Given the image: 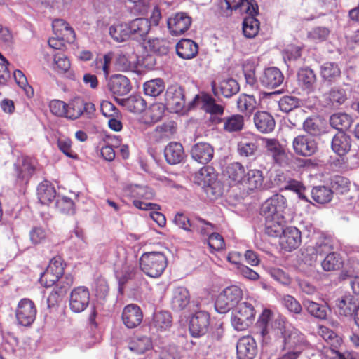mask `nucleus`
Segmentation results:
<instances>
[{
  "mask_svg": "<svg viewBox=\"0 0 359 359\" xmlns=\"http://www.w3.org/2000/svg\"><path fill=\"white\" fill-rule=\"evenodd\" d=\"M67 114L66 118L69 119H76L82 114L83 100L81 98H76L72 100L69 104H67Z\"/></svg>",
  "mask_w": 359,
  "mask_h": 359,
  "instance_id": "nucleus-58",
  "label": "nucleus"
},
{
  "mask_svg": "<svg viewBox=\"0 0 359 359\" xmlns=\"http://www.w3.org/2000/svg\"><path fill=\"white\" fill-rule=\"evenodd\" d=\"M131 38L136 40H145L150 29L151 22L147 18H138L128 23Z\"/></svg>",
  "mask_w": 359,
  "mask_h": 359,
  "instance_id": "nucleus-20",
  "label": "nucleus"
},
{
  "mask_svg": "<svg viewBox=\"0 0 359 359\" xmlns=\"http://www.w3.org/2000/svg\"><path fill=\"white\" fill-rule=\"evenodd\" d=\"M171 325L172 316L170 313L168 311H162L154 313L150 327L152 330L163 332L170 328Z\"/></svg>",
  "mask_w": 359,
  "mask_h": 359,
  "instance_id": "nucleus-35",
  "label": "nucleus"
},
{
  "mask_svg": "<svg viewBox=\"0 0 359 359\" xmlns=\"http://www.w3.org/2000/svg\"><path fill=\"white\" fill-rule=\"evenodd\" d=\"M124 105L131 112L140 113L146 109V102L140 95H131L124 101Z\"/></svg>",
  "mask_w": 359,
  "mask_h": 359,
  "instance_id": "nucleus-53",
  "label": "nucleus"
},
{
  "mask_svg": "<svg viewBox=\"0 0 359 359\" xmlns=\"http://www.w3.org/2000/svg\"><path fill=\"white\" fill-rule=\"evenodd\" d=\"M53 30L55 36L66 37V41L73 42L75 39V33L69 24L62 19H56L52 23Z\"/></svg>",
  "mask_w": 359,
  "mask_h": 359,
  "instance_id": "nucleus-36",
  "label": "nucleus"
},
{
  "mask_svg": "<svg viewBox=\"0 0 359 359\" xmlns=\"http://www.w3.org/2000/svg\"><path fill=\"white\" fill-rule=\"evenodd\" d=\"M167 265L166 257L163 253L159 252L144 253L140 259V269L151 278L161 276Z\"/></svg>",
  "mask_w": 359,
  "mask_h": 359,
  "instance_id": "nucleus-3",
  "label": "nucleus"
},
{
  "mask_svg": "<svg viewBox=\"0 0 359 359\" xmlns=\"http://www.w3.org/2000/svg\"><path fill=\"white\" fill-rule=\"evenodd\" d=\"M242 296L243 292L238 286L227 287L218 295L215 309L219 313H226L238 304Z\"/></svg>",
  "mask_w": 359,
  "mask_h": 359,
  "instance_id": "nucleus-4",
  "label": "nucleus"
},
{
  "mask_svg": "<svg viewBox=\"0 0 359 359\" xmlns=\"http://www.w3.org/2000/svg\"><path fill=\"white\" fill-rule=\"evenodd\" d=\"M165 97L167 105L175 112L182 111L185 107L186 101L184 90L178 84L168 86Z\"/></svg>",
  "mask_w": 359,
  "mask_h": 359,
  "instance_id": "nucleus-10",
  "label": "nucleus"
},
{
  "mask_svg": "<svg viewBox=\"0 0 359 359\" xmlns=\"http://www.w3.org/2000/svg\"><path fill=\"white\" fill-rule=\"evenodd\" d=\"M297 81L300 88L306 93H312L316 88V76L309 68H302L297 73Z\"/></svg>",
  "mask_w": 359,
  "mask_h": 359,
  "instance_id": "nucleus-25",
  "label": "nucleus"
},
{
  "mask_svg": "<svg viewBox=\"0 0 359 359\" xmlns=\"http://www.w3.org/2000/svg\"><path fill=\"white\" fill-rule=\"evenodd\" d=\"M90 303L89 290L84 286L74 288L69 294V306L70 310L76 313L86 310Z\"/></svg>",
  "mask_w": 359,
  "mask_h": 359,
  "instance_id": "nucleus-6",
  "label": "nucleus"
},
{
  "mask_svg": "<svg viewBox=\"0 0 359 359\" xmlns=\"http://www.w3.org/2000/svg\"><path fill=\"white\" fill-rule=\"evenodd\" d=\"M281 302L290 312L298 314L302 311V307L301 304L291 295H283L281 298Z\"/></svg>",
  "mask_w": 359,
  "mask_h": 359,
  "instance_id": "nucleus-64",
  "label": "nucleus"
},
{
  "mask_svg": "<svg viewBox=\"0 0 359 359\" xmlns=\"http://www.w3.org/2000/svg\"><path fill=\"white\" fill-rule=\"evenodd\" d=\"M210 315L204 311H199L192 315L189 320V330L191 337H203L207 333Z\"/></svg>",
  "mask_w": 359,
  "mask_h": 359,
  "instance_id": "nucleus-9",
  "label": "nucleus"
},
{
  "mask_svg": "<svg viewBox=\"0 0 359 359\" xmlns=\"http://www.w3.org/2000/svg\"><path fill=\"white\" fill-rule=\"evenodd\" d=\"M279 237L281 247L289 252L298 248L302 241L301 232L294 226L286 227Z\"/></svg>",
  "mask_w": 359,
  "mask_h": 359,
  "instance_id": "nucleus-14",
  "label": "nucleus"
},
{
  "mask_svg": "<svg viewBox=\"0 0 359 359\" xmlns=\"http://www.w3.org/2000/svg\"><path fill=\"white\" fill-rule=\"evenodd\" d=\"M284 76L281 71L275 67L266 68L259 76V81L265 88H274L283 81Z\"/></svg>",
  "mask_w": 359,
  "mask_h": 359,
  "instance_id": "nucleus-15",
  "label": "nucleus"
},
{
  "mask_svg": "<svg viewBox=\"0 0 359 359\" xmlns=\"http://www.w3.org/2000/svg\"><path fill=\"white\" fill-rule=\"evenodd\" d=\"M15 175L20 184H26L34 171V165L31 158L26 156L18 157L14 163Z\"/></svg>",
  "mask_w": 359,
  "mask_h": 359,
  "instance_id": "nucleus-11",
  "label": "nucleus"
},
{
  "mask_svg": "<svg viewBox=\"0 0 359 359\" xmlns=\"http://www.w3.org/2000/svg\"><path fill=\"white\" fill-rule=\"evenodd\" d=\"M257 146L254 142L242 140L238 144V151L242 156L250 157L255 155Z\"/></svg>",
  "mask_w": 359,
  "mask_h": 359,
  "instance_id": "nucleus-63",
  "label": "nucleus"
},
{
  "mask_svg": "<svg viewBox=\"0 0 359 359\" xmlns=\"http://www.w3.org/2000/svg\"><path fill=\"white\" fill-rule=\"evenodd\" d=\"M196 182L203 187H209L217 180V175L211 167H204L200 169L195 177Z\"/></svg>",
  "mask_w": 359,
  "mask_h": 359,
  "instance_id": "nucleus-42",
  "label": "nucleus"
},
{
  "mask_svg": "<svg viewBox=\"0 0 359 359\" xmlns=\"http://www.w3.org/2000/svg\"><path fill=\"white\" fill-rule=\"evenodd\" d=\"M284 344L285 347L292 350L278 359H297L303 347L306 346L304 342L299 341V338H285Z\"/></svg>",
  "mask_w": 359,
  "mask_h": 359,
  "instance_id": "nucleus-38",
  "label": "nucleus"
},
{
  "mask_svg": "<svg viewBox=\"0 0 359 359\" xmlns=\"http://www.w3.org/2000/svg\"><path fill=\"white\" fill-rule=\"evenodd\" d=\"M349 180L342 176L337 175L330 180V189L337 194H344L349 190Z\"/></svg>",
  "mask_w": 359,
  "mask_h": 359,
  "instance_id": "nucleus-56",
  "label": "nucleus"
},
{
  "mask_svg": "<svg viewBox=\"0 0 359 359\" xmlns=\"http://www.w3.org/2000/svg\"><path fill=\"white\" fill-rule=\"evenodd\" d=\"M259 102L253 95H241L237 100L238 110L247 115H250L258 107Z\"/></svg>",
  "mask_w": 359,
  "mask_h": 359,
  "instance_id": "nucleus-40",
  "label": "nucleus"
},
{
  "mask_svg": "<svg viewBox=\"0 0 359 359\" xmlns=\"http://www.w3.org/2000/svg\"><path fill=\"white\" fill-rule=\"evenodd\" d=\"M233 315L252 321L255 315L254 306L250 302H243L237 305Z\"/></svg>",
  "mask_w": 359,
  "mask_h": 359,
  "instance_id": "nucleus-60",
  "label": "nucleus"
},
{
  "mask_svg": "<svg viewBox=\"0 0 359 359\" xmlns=\"http://www.w3.org/2000/svg\"><path fill=\"white\" fill-rule=\"evenodd\" d=\"M331 148L338 156H345L351 148V137L344 132H338L332 139Z\"/></svg>",
  "mask_w": 359,
  "mask_h": 359,
  "instance_id": "nucleus-21",
  "label": "nucleus"
},
{
  "mask_svg": "<svg viewBox=\"0 0 359 359\" xmlns=\"http://www.w3.org/2000/svg\"><path fill=\"white\" fill-rule=\"evenodd\" d=\"M353 122L351 116L346 113H336L330 116V123L332 127L336 128L339 132L347 130Z\"/></svg>",
  "mask_w": 359,
  "mask_h": 359,
  "instance_id": "nucleus-45",
  "label": "nucleus"
},
{
  "mask_svg": "<svg viewBox=\"0 0 359 359\" xmlns=\"http://www.w3.org/2000/svg\"><path fill=\"white\" fill-rule=\"evenodd\" d=\"M292 147L294 152L302 156H311L314 154L318 149V144L313 136L306 135H299L294 138Z\"/></svg>",
  "mask_w": 359,
  "mask_h": 359,
  "instance_id": "nucleus-7",
  "label": "nucleus"
},
{
  "mask_svg": "<svg viewBox=\"0 0 359 359\" xmlns=\"http://www.w3.org/2000/svg\"><path fill=\"white\" fill-rule=\"evenodd\" d=\"M212 93L215 96L222 95L225 97H230L239 91V85L233 79H226L217 86L215 81L211 82Z\"/></svg>",
  "mask_w": 359,
  "mask_h": 359,
  "instance_id": "nucleus-17",
  "label": "nucleus"
},
{
  "mask_svg": "<svg viewBox=\"0 0 359 359\" xmlns=\"http://www.w3.org/2000/svg\"><path fill=\"white\" fill-rule=\"evenodd\" d=\"M223 129L228 133L241 131L244 126V117L240 114H234L222 118Z\"/></svg>",
  "mask_w": 359,
  "mask_h": 359,
  "instance_id": "nucleus-48",
  "label": "nucleus"
},
{
  "mask_svg": "<svg viewBox=\"0 0 359 359\" xmlns=\"http://www.w3.org/2000/svg\"><path fill=\"white\" fill-rule=\"evenodd\" d=\"M46 269L48 275L50 273L55 274V276H52V278L59 280L64 273V266L62 258L60 257H53L50 261L49 265Z\"/></svg>",
  "mask_w": 359,
  "mask_h": 359,
  "instance_id": "nucleus-59",
  "label": "nucleus"
},
{
  "mask_svg": "<svg viewBox=\"0 0 359 359\" xmlns=\"http://www.w3.org/2000/svg\"><path fill=\"white\" fill-rule=\"evenodd\" d=\"M166 161L170 165L180 163L184 158L185 154L182 145L177 142H170L164 149Z\"/></svg>",
  "mask_w": 359,
  "mask_h": 359,
  "instance_id": "nucleus-31",
  "label": "nucleus"
},
{
  "mask_svg": "<svg viewBox=\"0 0 359 359\" xmlns=\"http://www.w3.org/2000/svg\"><path fill=\"white\" fill-rule=\"evenodd\" d=\"M343 259L341 255L334 252L326 255L321 262L322 268L325 271H332L341 269L343 266Z\"/></svg>",
  "mask_w": 359,
  "mask_h": 359,
  "instance_id": "nucleus-44",
  "label": "nucleus"
},
{
  "mask_svg": "<svg viewBox=\"0 0 359 359\" xmlns=\"http://www.w3.org/2000/svg\"><path fill=\"white\" fill-rule=\"evenodd\" d=\"M108 88L111 93L118 96L126 95L131 90L129 79L121 74L112 76L108 81Z\"/></svg>",
  "mask_w": 359,
  "mask_h": 359,
  "instance_id": "nucleus-19",
  "label": "nucleus"
},
{
  "mask_svg": "<svg viewBox=\"0 0 359 359\" xmlns=\"http://www.w3.org/2000/svg\"><path fill=\"white\" fill-rule=\"evenodd\" d=\"M351 88L348 84H344L343 86L332 88L327 95V104L338 107L343 104L347 100L348 94L351 92Z\"/></svg>",
  "mask_w": 359,
  "mask_h": 359,
  "instance_id": "nucleus-26",
  "label": "nucleus"
},
{
  "mask_svg": "<svg viewBox=\"0 0 359 359\" xmlns=\"http://www.w3.org/2000/svg\"><path fill=\"white\" fill-rule=\"evenodd\" d=\"M287 200L281 194H274L262 205L261 212L264 217L284 216Z\"/></svg>",
  "mask_w": 359,
  "mask_h": 359,
  "instance_id": "nucleus-5",
  "label": "nucleus"
},
{
  "mask_svg": "<svg viewBox=\"0 0 359 359\" xmlns=\"http://www.w3.org/2000/svg\"><path fill=\"white\" fill-rule=\"evenodd\" d=\"M322 78L330 83L335 82L341 76V70L337 64L326 62L320 67Z\"/></svg>",
  "mask_w": 359,
  "mask_h": 359,
  "instance_id": "nucleus-43",
  "label": "nucleus"
},
{
  "mask_svg": "<svg viewBox=\"0 0 359 359\" xmlns=\"http://www.w3.org/2000/svg\"><path fill=\"white\" fill-rule=\"evenodd\" d=\"M15 314L19 324L23 326L30 325L36 316L34 303L29 299H22L18 304Z\"/></svg>",
  "mask_w": 359,
  "mask_h": 359,
  "instance_id": "nucleus-8",
  "label": "nucleus"
},
{
  "mask_svg": "<svg viewBox=\"0 0 359 359\" xmlns=\"http://www.w3.org/2000/svg\"><path fill=\"white\" fill-rule=\"evenodd\" d=\"M191 155L196 161L201 164H206L212 159L214 149L208 143L198 142L192 147Z\"/></svg>",
  "mask_w": 359,
  "mask_h": 359,
  "instance_id": "nucleus-18",
  "label": "nucleus"
},
{
  "mask_svg": "<svg viewBox=\"0 0 359 359\" xmlns=\"http://www.w3.org/2000/svg\"><path fill=\"white\" fill-rule=\"evenodd\" d=\"M334 339H336V343L339 346H340L342 343V338H327L326 340L327 344L331 345L330 351L333 355L332 356V359H356L353 353L348 351L341 353L339 350H338L337 345L332 344V341Z\"/></svg>",
  "mask_w": 359,
  "mask_h": 359,
  "instance_id": "nucleus-57",
  "label": "nucleus"
},
{
  "mask_svg": "<svg viewBox=\"0 0 359 359\" xmlns=\"http://www.w3.org/2000/svg\"><path fill=\"white\" fill-rule=\"evenodd\" d=\"M264 148L269 156H271L277 163H281L285 158V152L276 139L263 138Z\"/></svg>",
  "mask_w": 359,
  "mask_h": 359,
  "instance_id": "nucleus-30",
  "label": "nucleus"
},
{
  "mask_svg": "<svg viewBox=\"0 0 359 359\" xmlns=\"http://www.w3.org/2000/svg\"><path fill=\"white\" fill-rule=\"evenodd\" d=\"M253 120L257 130L262 133H269L274 130L275 120L266 111H257L255 114Z\"/></svg>",
  "mask_w": 359,
  "mask_h": 359,
  "instance_id": "nucleus-27",
  "label": "nucleus"
},
{
  "mask_svg": "<svg viewBox=\"0 0 359 359\" xmlns=\"http://www.w3.org/2000/svg\"><path fill=\"white\" fill-rule=\"evenodd\" d=\"M109 33L113 40L118 43L124 42L131 38L128 23H115L109 27Z\"/></svg>",
  "mask_w": 359,
  "mask_h": 359,
  "instance_id": "nucleus-37",
  "label": "nucleus"
},
{
  "mask_svg": "<svg viewBox=\"0 0 359 359\" xmlns=\"http://www.w3.org/2000/svg\"><path fill=\"white\" fill-rule=\"evenodd\" d=\"M313 199L320 204L330 202L332 198V191L325 186L314 187L311 191Z\"/></svg>",
  "mask_w": 359,
  "mask_h": 359,
  "instance_id": "nucleus-51",
  "label": "nucleus"
},
{
  "mask_svg": "<svg viewBox=\"0 0 359 359\" xmlns=\"http://www.w3.org/2000/svg\"><path fill=\"white\" fill-rule=\"evenodd\" d=\"M300 104V100L292 96H285L278 102L280 109L286 113L299 107Z\"/></svg>",
  "mask_w": 359,
  "mask_h": 359,
  "instance_id": "nucleus-61",
  "label": "nucleus"
},
{
  "mask_svg": "<svg viewBox=\"0 0 359 359\" xmlns=\"http://www.w3.org/2000/svg\"><path fill=\"white\" fill-rule=\"evenodd\" d=\"M258 13L248 14V16L244 18L243 22V32L245 37L254 38L259 32V22L255 18Z\"/></svg>",
  "mask_w": 359,
  "mask_h": 359,
  "instance_id": "nucleus-41",
  "label": "nucleus"
},
{
  "mask_svg": "<svg viewBox=\"0 0 359 359\" xmlns=\"http://www.w3.org/2000/svg\"><path fill=\"white\" fill-rule=\"evenodd\" d=\"M143 319V313L139 306L130 304L126 306L122 312V320L129 329L139 326Z\"/></svg>",
  "mask_w": 359,
  "mask_h": 359,
  "instance_id": "nucleus-13",
  "label": "nucleus"
},
{
  "mask_svg": "<svg viewBox=\"0 0 359 359\" xmlns=\"http://www.w3.org/2000/svg\"><path fill=\"white\" fill-rule=\"evenodd\" d=\"M226 172L228 177L232 181L235 182L236 183L243 184L245 177L246 170L241 163L238 162L230 163L226 167Z\"/></svg>",
  "mask_w": 359,
  "mask_h": 359,
  "instance_id": "nucleus-47",
  "label": "nucleus"
},
{
  "mask_svg": "<svg viewBox=\"0 0 359 359\" xmlns=\"http://www.w3.org/2000/svg\"><path fill=\"white\" fill-rule=\"evenodd\" d=\"M264 182L263 173L257 169H250L245 175L243 184L250 190L260 189Z\"/></svg>",
  "mask_w": 359,
  "mask_h": 359,
  "instance_id": "nucleus-39",
  "label": "nucleus"
},
{
  "mask_svg": "<svg viewBox=\"0 0 359 359\" xmlns=\"http://www.w3.org/2000/svg\"><path fill=\"white\" fill-rule=\"evenodd\" d=\"M272 312L265 309L259 316L254 327V333L262 337L273 335L275 337H296L297 330L285 318L280 317L271 321Z\"/></svg>",
  "mask_w": 359,
  "mask_h": 359,
  "instance_id": "nucleus-1",
  "label": "nucleus"
},
{
  "mask_svg": "<svg viewBox=\"0 0 359 359\" xmlns=\"http://www.w3.org/2000/svg\"><path fill=\"white\" fill-rule=\"evenodd\" d=\"M198 50V45L191 39H182L176 45L177 54L182 59L194 57Z\"/></svg>",
  "mask_w": 359,
  "mask_h": 359,
  "instance_id": "nucleus-33",
  "label": "nucleus"
},
{
  "mask_svg": "<svg viewBox=\"0 0 359 359\" xmlns=\"http://www.w3.org/2000/svg\"><path fill=\"white\" fill-rule=\"evenodd\" d=\"M69 60L64 53H57L54 56L53 69L59 73L67 72L70 68Z\"/></svg>",
  "mask_w": 359,
  "mask_h": 359,
  "instance_id": "nucleus-62",
  "label": "nucleus"
},
{
  "mask_svg": "<svg viewBox=\"0 0 359 359\" xmlns=\"http://www.w3.org/2000/svg\"><path fill=\"white\" fill-rule=\"evenodd\" d=\"M168 27L172 35H180L184 33L191 24V18L183 12L177 13L168 18Z\"/></svg>",
  "mask_w": 359,
  "mask_h": 359,
  "instance_id": "nucleus-12",
  "label": "nucleus"
},
{
  "mask_svg": "<svg viewBox=\"0 0 359 359\" xmlns=\"http://www.w3.org/2000/svg\"><path fill=\"white\" fill-rule=\"evenodd\" d=\"M285 226L284 216L265 217V232L269 236H280L286 228Z\"/></svg>",
  "mask_w": 359,
  "mask_h": 359,
  "instance_id": "nucleus-28",
  "label": "nucleus"
},
{
  "mask_svg": "<svg viewBox=\"0 0 359 359\" xmlns=\"http://www.w3.org/2000/svg\"><path fill=\"white\" fill-rule=\"evenodd\" d=\"M129 194L133 197L138 198H142L146 200H150L154 196L153 190L146 186L140 185H131L128 188Z\"/></svg>",
  "mask_w": 359,
  "mask_h": 359,
  "instance_id": "nucleus-54",
  "label": "nucleus"
},
{
  "mask_svg": "<svg viewBox=\"0 0 359 359\" xmlns=\"http://www.w3.org/2000/svg\"><path fill=\"white\" fill-rule=\"evenodd\" d=\"M189 107H197L203 110L210 115L209 120L214 125L222 123V116L224 115V106L217 104L209 94L203 93L196 95L190 102Z\"/></svg>",
  "mask_w": 359,
  "mask_h": 359,
  "instance_id": "nucleus-2",
  "label": "nucleus"
},
{
  "mask_svg": "<svg viewBox=\"0 0 359 359\" xmlns=\"http://www.w3.org/2000/svg\"><path fill=\"white\" fill-rule=\"evenodd\" d=\"M138 269L135 264L126 262L121 269L116 267L115 274L118 281L120 289L129 280L135 277Z\"/></svg>",
  "mask_w": 359,
  "mask_h": 359,
  "instance_id": "nucleus-34",
  "label": "nucleus"
},
{
  "mask_svg": "<svg viewBox=\"0 0 359 359\" xmlns=\"http://www.w3.org/2000/svg\"><path fill=\"white\" fill-rule=\"evenodd\" d=\"M143 90L146 95L156 97L164 91L165 83L159 78L151 79L144 83Z\"/></svg>",
  "mask_w": 359,
  "mask_h": 359,
  "instance_id": "nucleus-46",
  "label": "nucleus"
},
{
  "mask_svg": "<svg viewBox=\"0 0 359 359\" xmlns=\"http://www.w3.org/2000/svg\"><path fill=\"white\" fill-rule=\"evenodd\" d=\"M37 196L41 204L48 205L56 197V191L53 184L47 180L41 182L37 187Z\"/></svg>",
  "mask_w": 359,
  "mask_h": 359,
  "instance_id": "nucleus-32",
  "label": "nucleus"
},
{
  "mask_svg": "<svg viewBox=\"0 0 359 359\" xmlns=\"http://www.w3.org/2000/svg\"><path fill=\"white\" fill-rule=\"evenodd\" d=\"M55 207L60 212L65 215H74L76 212L74 201L67 196H57Z\"/></svg>",
  "mask_w": 359,
  "mask_h": 359,
  "instance_id": "nucleus-55",
  "label": "nucleus"
},
{
  "mask_svg": "<svg viewBox=\"0 0 359 359\" xmlns=\"http://www.w3.org/2000/svg\"><path fill=\"white\" fill-rule=\"evenodd\" d=\"M236 351L238 359H253L257 351L255 338H239Z\"/></svg>",
  "mask_w": 359,
  "mask_h": 359,
  "instance_id": "nucleus-22",
  "label": "nucleus"
},
{
  "mask_svg": "<svg viewBox=\"0 0 359 359\" xmlns=\"http://www.w3.org/2000/svg\"><path fill=\"white\" fill-rule=\"evenodd\" d=\"M151 347V338H132L128 344L130 350L138 354L144 353Z\"/></svg>",
  "mask_w": 359,
  "mask_h": 359,
  "instance_id": "nucleus-52",
  "label": "nucleus"
},
{
  "mask_svg": "<svg viewBox=\"0 0 359 359\" xmlns=\"http://www.w3.org/2000/svg\"><path fill=\"white\" fill-rule=\"evenodd\" d=\"M227 9L240 14L258 13V5L255 0H224Z\"/></svg>",
  "mask_w": 359,
  "mask_h": 359,
  "instance_id": "nucleus-24",
  "label": "nucleus"
},
{
  "mask_svg": "<svg viewBox=\"0 0 359 359\" xmlns=\"http://www.w3.org/2000/svg\"><path fill=\"white\" fill-rule=\"evenodd\" d=\"M335 306L336 312L342 316H351L359 306L357 299L351 295L338 299Z\"/></svg>",
  "mask_w": 359,
  "mask_h": 359,
  "instance_id": "nucleus-29",
  "label": "nucleus"
},
{
  "mask_svg": "<svg viewBox=\"0 0 359 359\" xmlns=\"http://www.w3.org/2000/svg\"><path fill=\"white\" fill-rule=\"evenodd\" d=\"M191 228L189 231L197 232L203 236H206L212 232L213 225L201 217H195L191 219Z\"/></svg>",
  "mask_w": 359,
  "mask_h": 359,
  "instance_id": "nucleus-49",
  "label": "nucleus"
},
{
  "mask_svg": "<svg viewBox=\"0 0 359 359\" xmlns=\"http://www.w3.org/2000/svg\"><path fill=\"white\" fill-rule=\"evenodd\" d=\"M332 250V240L328 237L320 236L313 245H309L306 248V254L311 256L312 261L316 260L318 255H327Z\"/></svg>",
  "mask_w": 359,
  "mask_h": 359,
  "instance_id": "nucleus-16",
  "label": "nucleus"
},
{
  "mask_svg": "<svg viewBox=\"0 0 359 359\" xmlns=\"http://www.w3.org/2000/svg\"><path fill=\"white\" fill-rule=\"evenodd\" d=\"M303 306L306 311L315 318L325 319L327 314V308L310 299H304Z\"/></svg>",
  "mask_w": 359,
  "mask_h": 359,
  "instance_id": "nucleus-50",
  "label": "nucleus"
},
{
  "mask_svg": "<svg viewBox=\"0 0 359 359\" xmlns=\"http://www.w3.org/2000/svg\"><path fill=\"white\" fill-rule=\"evenodd\" d=\"M190 302L189 290L184 287L173 289L170 298V306L172 310L180 311L184 310Z\"/></svg>",
  "mask_w": 359,
  "mask_h": 359,
  "instance_id": "nucleus-23",
  "label": "nucleus"
}]
</instances>
